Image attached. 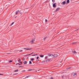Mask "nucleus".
<instances>
[{
  "mask_svg": "<svg viewBox=\"0 0 79 79\" xmlns=\"http://www.w3.org/2000/svg\"><path fill=\"white\" fill-rule=\"evenodd\" d=\"M40 57H41V58H43V57H44V55H40Z\"/></svg>",
  "mask_w": 79,
  "mask_h": 79,
  "instance_id": "nucleus-14",
  "label": "nucleus"
},
{
  "mask_svg": "<svg viewBox=\"0 0 79 79\" xmlns=\"http://www.w3.org/2000/svg\"><path fill=\"white\" fill-rule=\"evenodd\" d=\"M51 79H53V77H51Z\"/></svg>",
  "mask_w": 79,
  "mask_h": 79,
  "instance_id": "nucleus-31",
  "label": "nucleus"
},
{
  "mask_svg": "<svg viewBox=\"0 0 79 79\" xmlns=\"http://www.w3.org/2000/svg\"><path fill=\"white\" fill-rule=\"evenodd\" d=\"M31 70H32V69L24 70L22 71V72H28V71H31Z\"/></svg>",
  "mask_w": 79,
  "mask_h": 79,
  "instance_id": "nucleus-1",
  "label": "nucleus"
},
{
  "mask_svg": "<svg viewBox=\"0 0 79 79\" xmlns=\"http://www.w3.org/2000/svg\"><path fill=\"white\" fill-rule=\"evenodd\" d=\"M33 53H34L33 52V53H32L30 54L31 55H32V54H33Z\"/></svg>",
  "mask_w": 79,
  "mask_h": 79,
  "instance_id": "nucleus-37",
  "label": "nucleus"
},
{
  "mask_svg": "<svg viewBox=\"0 0 79 79\" xmlns=\"http://www.w3.org/2000/svg\"><path fill=\"white\" fill-rule=\"evenodd\" d=\"M53 8H56V3H54L53 4Z\"/></svg>",
  "mask_w": 79,
  "mask_h": 79,
  "instance_id": "nucleus-3",
  "label": "nucleus"
},
{
  "mask_svg": "<svg viewBox=\"0 0 79 79\" xmlns=\"http://www.w3.org/2000/svg\"><path fill=\"white\" fill-rule=\"evenodd\" d=\"M19 71V70H18V69H17V70H15V72H17V71Z\"/></svg>",
  "mask_w": 79,
  "mask_h": 79,
  "instance_id": "nucleus-21",
  "label": "nucleus"
},
{
  "mask_svg": "<svg viewBox=\"0 0 79 79\" xmlns=\"http://www.w3.org/2000/svg\"><path fill=\"white\" fill-rule=\"evenodd\" d=\"M20 63H21V64H22V62H20Z\"/></svg>",
  "mask_w": 79,
  "mask_h": 79,
  "instance_id": "nucleus-33",
  "label": "nucleus"
},
{
  "mask_svg": "<svg viewBox=\"0 0 79 79\" xmlns=\"http://www.w3.org/2000/svg\"><path fill=\"white\" fill-rule=\"evenodd\" d=\"M19 64V65H20V64L19 63H18L17 64Z\"/></svg>",
  "mask_w": 79,
  "mask_h": 79,
  "instance_id": "nucleus-29",
  "label": "nucleus"
},
{
  "mask_svg": "<svg viewBox=\"0 0 79 79\" xmlns=\"http://www.w3.org/2000/svg\"><path fill=\"white\" fill-rule=\"evenodd\" d=\"M45 22H46V23H47V20H45Z\"/></svg>",
  "mask_w": 79,
  "mask_h": 79,
  "instance_id": "nucleus-32",
  "label": "nucleus"
},
{
  "mask_svg": "<svg viewBox=\"0 0 79 79\" xmlns=\"http://www.w3.org/2000/svg\"><path fill=\"white\" fill-rule=\"evenodd\" d=\"M26 59H28V57H27V58H26Z\"/></svg>",
  "mask_w": 79,
  "mask_h": 79,
  "instance_id": "nucleus-45",
  "label": "nucleus"
},
{
  "mask_svg": "<svg viewBox=\"0 0 79 79\" xmlns=\"http://www.w3.org/2000/svg\"><path fill=\"white\" fill-rule=\"evenodd\" d=\"M73 53L74 54H76V53H77V52H76L75 51H73Z\"/></svg>",
  "mask_w": 79,
  "mask_h": 79,
  "instance_id": "nucleus-8",
  "label": "nucleus"
},
{
  "mask_svg": "<svg viewBox=\"0 0 79 79\" xmlns=\"http://www.w3.org/2000/svg\"><path fill=\"white\" fill-rule=\"evenodd\" d=\"M12 61H13V60H9V63H11L12 62Z\"/></svg>",
  "mask_w": 79,
  "mask_h": 79,
  "instance_id": "nucleus-23",
  "label": "nucleus"
},
{
  "mask_svg": "<svg viewBox=\"0 0 79 79\" xmlns=\"http://www.w3.org/2000/svg\"><path fill=\"white\" fill-rule=\"evenodd\" d=\"M15 18H16V16L15 17Z\"/></svg>",
  "mask_w": 79,
  "mask_h": 79,
  "instance_id": "nucleus-46",
  "label": "nucleus"
},
{
  "mask_svg": "<svg viewBox=\"0 0 79 79\" xmlns=\"http://www.w3.org/2000/svg\"><path fill=\"white\" fill-rule=\"evenodd\" d=\"M24 60V58H23V60Z\"/></svg>",
  "mask_w": 79,
  "mask_h": 79,
  "instance_id": "nucleus-41",
  "label": "nucleus"
},
{
  "mask_svg": "<svg viewBox=\"0 0 79 79\" xmlns=\"http://www.w3.org/2000/svg\"><path fill=\"white\" fill-rule=\"evenodd\" d=\"M50 61V59H48V60H46V62H47L48 61Z\"/></svg>",
  "mask_w": 79,
  "mask_h": 79,
  "instance_id": "nucleus-15",
  "label": "nucleus"
},
{
  "mask_svg": "<svg viewBox=\"0 0 79 79\" xmlns=\"http://www.w3.org/2000/svg\"><path fill=\"white\" fill-rule=\"evenodd\" d=\"M39 61V60H37L38 61Z\"/></svg>",
  "mask_w": 79,
  "mask_h": 79,
  "instance_id": "nucleus-44",
  "label": "nucleus"
},
{
  "mask_svg": "<svg viewBox=\"0 0 79 79\" xmlns=\"http://www.w3.org/2000/svg\"><path fill=\"white\" fill-rule=\"evenodd\" d=\"M27 61H24L23 62V63H24V64H27Z\"/></svg>",
  "mask_w": 79,
  "mask_h": 79,
  "instance_id": "nucleus-12",
  "label": "nucleus"
},
{
  "mask_svg": "<svg viewBox=\"0 0 79 79\" xmlns=\"http://www.w3.org/2000/svg\"><path fill=\"white\" fill-rule=\"evenodd\" d=\"M34 41H35V39H32V40L30 42L31 43V44H34Z\"/></svg>",
  "mask_w": 79,
  "mask_h": 79,
  "instance_id": "nucleus-2",
  "label": "nucleus"
},
{
  "mask_svg": "<svg viewBox=\"0 0 79 79\" xmlns=\"http://www.w3.org/2000/svg\"><path fill=\"white\" fill-rule=\"evenodd\" d=\"M32 71L34 72H37V70H35L32 69Z\"/></svg>",
  "mask_w": 79,
  "mask_h": 79,
  "instance_id": "nucleus-13",
  "label": "nucleus"
},
{
  "mask_svg": "<svg viewBox=\"0 0 79 79\" xmlns=\"http://www.w3.org/2000/svg\"><path fill=\"white\" fill-rule=\"evenodd\" d=\"M34 58H32L31 59V61H34Z\"/></svg>",
  "mask_w": 79,
  "mask_h": 79,
  "instance_id": "nucleus-20",
  "label": "nucleus"
},
{
  "mask_svg": "<svg viewBox=\"0 0 79 79\" xmlns=\"http://www.w3.org/2000/svg\"><path fill=\"white\" fill-rule=\"evenodd\" d=\"M48 56H51V57H52V56H53V54H48Z\"/></svg>",
  "mask_w": 79,
  "mask_h": 79,
  "instance_id": "nucleus-5",
  "label": "nucleus"
},
{
  "mask_svg": "<svg viewBox=\"0 0 79 79\" xmlns=\"http://www.w3.org/2000/svg\"><path fill=\"white\" fill-rule=\"evenodd\" d=\"M20 14H21V13H20Z\"/></svg>",
  "mask_w": 79,
  "mask_h": 79,
  "instance_id": "nucleus-47",
  "label": "nucleus"
},
{
  "mask_svg": "<svg viewBox=\"0 0 79 79\" xmlns=\"http://www.w3.org/2000/svg\"><path fill=\"white\" fill-rule=\"evenodd\" d=\"M19 10H18L16 11V13H15L16 15H18V13H19Z\"/></svg>",
  "mask_w": 79,
  "mask_h": 79,
  "instance_id": "nucleus-7",
  "label": "nucleus"
},
{
  "mask_svg": "<svg viewBox=\"0 0 79 79\" xmlns=\"http://www.w3.org/2000/svg\"><path fill=\"white\" fill-rule=\"evenodd\" d=\"M24 50H27V48H24Z\"/></svg>",
  "mask_w": 79,
  "mask_h": 79,
  "instance_id": "nucleus-36",
  "label": "nucleus"
},
{
  "mask_svg": "<svg viewBox=\"0 0 79 79\" xmlns=\"http://www.w3.org/2000/svg\"><path fill=\"white\" fill-rule=\"evenodd\" d=\"M62 78H64V76H62Z\"/></svg>",
  "mask_w": 79,
  "mask_h": 79,
  "instance_id": "nucleus-42",
  "label": "nucleus"
},
{
  "mask_svg": "<svg viewBox=\"0 0 79 79\" xmlns=\"http://www.w3.org/2000/svg\"><path fill=\"white\" fill-rule=\"evenodd\" d=\"M72 69V67H68V68H67L66 69Z\"/></svg>",
  "mask_w": 79,
  "mask_h": 79,
  "instance_id": "nucleus-9",
  "label": "nucleus"
},
{
  "mask_svg": "<svg viewBox=\"0 0 79 79\" xmlns=\"http://www.w3.org/2000/svg\"><path fill=\"white\" fill-rule=\"evenodd\" d=\"M52 2H55V0H52Z\"/></svg>",
  "mask_w": 79,
  "mask_h": 79,
  "instance_id": "nucleus-24",
  "label": "nucleus"
},
{
  "mask_svg": "<svg viewBox=\"0 0 79 79\" xmlns=\"http://www.w3.org/2000/svg\"><path fill=\"white\" fill-rule=\"evenodd\" d=\"M39 56H38L36 58L37 60H38V59H39Z\"/></svg>",
  "mask_w": 79,
  "mask_h": 79,
  "instance_id": "nucleus-26",
  "label": "nucleus"
},
{
  "mask_svg": "<svg viewBox=\"0 0 79 79\" xmlns=\"http://www.w3.org/2000/svg\"><path fill=\"white\" fill-rule=\"evenodd\" d=\"M37 55H38V54H34V55H32V56H37Z\"/></svg>",
  "mask_w": 79,
  "mask_h": 79,
  "instance_id": "nucleus-10",
  "label": "nucleus"
},
{
  "mask_svg": "<svg viewBox=\"0 0 79 79\" xmlns=\"http://www.w3.org/2000/svg\"><path fill=\"white\" fill-rule=\"evenodd\" d=\"M29 63V64H32V62H31V61H30Z\"/></svg>",
  "mask_w": 79,
  "mask_h": 79,
  "instance_id": "nucleus-25",
  "label": "nucleus"
},
{
  "mask_svg": "<svg viewBox=\"0 0 79 79\" xmlns=\"http://www.w3.org/2000/svg\"><path fill=\"white\" fill-rule=\"evenodd\" d=\"M60 10V8H57V9H56L55 10L54 12H56V11H58Z\"/></svg>",
  "mask_w": 79,
  "mask_h": 79,
  "instance_id": "nucleus-6",
  "label": "nucleus"
},
{
  "mask_svg": "<svg viewBox=\"0 0 79 79\" xmlns=\"http://www.w3.org/2000/svg\"><path fill=\"white\" fill-rule=\"evenodd\" d=\"M46 39H47V37H44V40H45Z\"/></svg>",
  "mask_w": 79,
  "mask_h": 79,
  "instance_id": "nucleus-28",
  "label": "nucleus"
},
{
  "mask_svg": "<svg viewBox=\"0 0 79 79\" xmlns=\"http://www.w3.org/2000/svg\"><path fill=\"white\" fill-rule=\"evenodd\" d=\"M3 75V74L0 73V75Z\"/></svg>",
  "mask_w": 79,
  "mask_h": 79,
  "instance_id": "nucleus-38",
  "label": "nucleus"
},
{
  "mask_svg": "<svg viewBox=\"0 0 79 79\" xmlns=\"http://www.w3.org/2000/svg\"><path fill=\"white\" fill-rule=\"evenodd\" d=\"M67 3H69V0H67Z\"/></svg>",
  "mask_w": 79,
  "mask_h": 79,
  "instance_id": "nucleus-18",
  "label": "nucleus"
},
{
  "mask_svg": "<svg viewBox=\"0 0 79 79\" xmlns=\"http://www.w3.org/2000/svg\"><path fill=\"white\" fill-rule=\"evenodd\" d=\"M73 74L74 77H76L77 74L76 73H73Z\"/></svg>",
  "mask_w": 79,
  "mask_h": 79,
  "instance_id": "nucleus-4",
  "label": "nucleus"
},
{
  "mask_svg": "<svg viewBox=\"0 0 79 79\" xmlns=\"http://www.w3.org/2000/svg\"><path fill=\"white\" fill-rule=\"evenodd\" d=\"M15 23V22H13L11 24V25H10V26H12V25H13V24H14Z\"/></svg>",
  "mask_w": 79,
  "mask_h": 79,
  "instance_id": "nucleus-22",
  "label": "nucleus"
},
{
  "mask_svg": "<svg viewBox=\"0 0 79 79\" xmlns=\"http://www.w3.org/2000/svg\"><path fill=\"white\" fill-rule=\"evenodd\" d=\"M43 63H44L45 62V61H42Z\"/></svg>",
  "mask_w": 79,
  "mask_h": 79,
  "instance_id": "nucleus-39",
  "label": "nucleus"
},
{
  "mask_svg": "<svg viewBox=\"0 0 79 79\" xmlns=\"http://www.w3.org/2000/svg\"><path fill=\"white\" fill-rule=\"evenodd\" d=\"M30 55H31V54H27L26 56H29Z\"/></svg>",
  "mask_w": 79,
  "mask_h": 79,
  "instance_id": "nucleus-27",
  "label": "nucleus"
},
{
  "mask_svg": "<svg viewBox=\"0 0 79 79\" xmlns=\"http://www.w3.org/2000/svg\"><path fill=\"white\" fill-rule=\"evenodd\" d=\"M19 62H20L21 61V60L19 59Z\"/></svg>",
  "mask_w": 79,
  "mask_h": 79,
  "instance_id": "nucleus-34",
  "label": "nucleus"
},
{
  "mask_svg": "<svg viewBox=\"0 0 79 79\" xmlns=\"http://www.w3.org/2000/svg\"><path fill=\"white\" fill-rule=\"evenodd\" d=\"M31 77L30 76H28L26 77V78H28V77Z\"/></svg>",
  "mask_w": 79,
  "mask_h": 79,
  "instance_id": "nucleus-19",
  "label": "nucleus"
},
{
  "mask_svg": "<svg viewBox=\"0 0 79 79\" xmlns=\"http://www.w3.org/2000/svg\"><path fill=\"white\" fill-rule=\"evenodd\" d=\"M32 50L31 48H27V50Z\"/></svg>",
  "mask_w": 79,
  "mask_h": 79,
  "instance_id": "nucleus-17",
  "label": "nucleus"
},
{
  "mask_svg": "<svg viewBox=\"0 0 79 79\" xmlns=\"http://www.w3.org/2000/svg\"><path fill=\"white\" fill-rule=\"evenodd\" d=\"M31 6H34V5H32Z\"/></svg>",
  "mask_w": 79,
  "mask_h": 79,
  "instance_id": "nucleus-43",
  "label": "nucleus"
},
{
  "mask_svg": "<svg viewBox=\"0 0 79 79\" xmlns=\"http://www.w3.org/2000/svg\"><path fill=\"white\" fill-rule=\"evenodd\" d=\"M63 5H64V4H65V3H66V2H65V1H64L62 3Z\"/></svg>",
  "mask_w": 79,
  "mask_h": 79,
  "instance_id": "nucleus-16",
  "label": "nucleus"
},
{
  "mask_svg": "<svg viewBox=\"0 0 79 79\" xmlns=\"http://www.w3.org/2000/svg\"><path fill=\"white\" fill-rule=\"evenodd\" d=\"M45 59H47V57H45Z\"/></svg>",
  "mask_w": 79,
  "mask_h": 79,
  "instance_id": "nucleus-35",
  "label": "nucleus"
},
{
  "mask_svg": "<svg viewBox=\"0 0 79 79\" xmlns=\"http://www.w3.org/2000/svg\"><path fill=\"white\" fill-rule=\"evenodd\" d=\"M58 55L57 54H55L54 55V57H57Z\"/></svg>",
  "mask_w": 79,
  "mask_h": 79,
  "instance_id": "nucleus-11",
  "label": "nucleus"
},
{
  "mask_svg": "<svg viewBox=\"0 0 79 79\" xmlns=\"http://www.w3.org/2000/svg\"><path fill=\"white\" fill-rule=\"evenodd\" d=\"M23 52V50H20V51H19V52Z\"/></svg>",
  "mask_w": 79,
  "mask_h": 79,
  "instance_id": "nucleus-30",
  "label": "nucleus"
},
{
  "mask_svg": "<svg viewBox=\"0 0 79 79\" xmlns=\"http://www.w3.org/2000/svg\"><path fill=\"white\" fill-rule=\"evenodd\" d=\"M75 43H74V42L73 43H72V44H75Z\"/></svg>",
  "mask_w": 79,
  "mask_h": 79,
  "instance_id": "nucleus-40",
  "label": "nucleus"
}]
</instances>
